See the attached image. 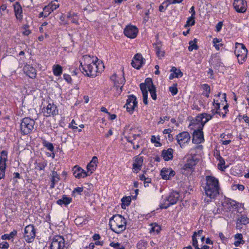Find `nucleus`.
<instances>
[{
  "label": "nucleus",
  "mask_w": 249,
  "mask_h": 249,
  "mask_svg": "<svg viewBox=\"0 0 249 249\" xmlns=\"http://www.w3.org/2000/svg\"><path fill=\"white\" fill-rule=\"evenodd\" d=\"M204 188L205 195L211 199L215 198L219 194L218 181L214 177H206V184Z\"/></svg>",
  "instance_id": "obj_1"
},
{
  "label": "nucleus",
  "mask_w": 249,
  "mask_h": 249,
  "mask_svg": "<svg viewBox=\"0 0 249 249\" xmlns=\"http://www.w3.org/2000/svg\"><path fill=\"white\" fill-rule=\"evenodd\" d=\"M126 224V220L120 214L113 215L109 220L110 229L117 233L124 231L125 229Z\"/></svg>",
  "instance_id": "obj_2"
},
{
  "label": "nucleus",
  "mask_w": 249,
  "mask_h": 249,
  "mask_svg": "<svg viewBox=\"0 0 249 249\" xmlns=\"http://www.w3.org/2000/svg\"><path fill=\"white\" fill-rule=\"evenodd\" d=\"M234 53L237 57L239 63L242 64L247 58L248 50L243 44L237 42L235 43Z\"/></svg>",
  "instance_id": "obj_3"
},
{
  "label": "nucleus",
  "mask_w": 249,
  "mask_h": 249,
  "mask_svg": "<svg viewBox=\"0 0 249 249\" xmlns=\"http://www.w3.org/2000/svg\"><path fill=\"white\" fill-rule=\"evenodd\" d=\"M35 121L30 118L26 117L22 119L20 123V130L22 134L27 135L34 129Z\"/></svg>",
  "instance_id": "obj_4"
},
{
  "label": "nucleus",
  "mask_w": 249,
  "mask_h": 249,
  "mask_svg": "<svg viewBox=\"0 0 249 249\" xmlns=\"http://www.w3.org/2000/svg\"><path fill=\"white\" fill-rule=\"evenodd\" d=\"M98 60V58L96 57L95 62L94 60L92 61V63H93V65L91 64H88L86 66L83 67L82 65V63L80 64V66L81 68L80 67V70L83 71H82V72L84 73V71L86 72L85 74L87 75L88 76H94L95 74L94 73V72H97L98 71V66L97 65L96 62Z\"/></svg>",
  "instance_id": "obj_5"
},
{
  "label": "nucleus",
  "mask_w": 249,
  "mask_h": 249,
  "mask_svg": "<svg viewBox=\"0 0 249 249\" xmlns=\"http://www.w3.org/2000/svg\"><path fill=\"white\" fill-rule=\"evenodd\" d=\"M179 197V195L177 192H173L170 193V195L166 199V201L168 202V203L166 204H161L160 207V209H167L170 206L174 205L177 203L178 201Z\"/></svg>",
  "instance_id": "obj_6"
},
{
  "label": "nucleus",
  "mask_w": 249,
  "mask_h": 249,
  "mask_svg": "<svg viewBox=\"0 0 249 249\" xmlns=\"http://www.w3.org/2000/svg\"><path fill=\"white\" fill-rule=\"evenodd\" d=\"M65 247L64 238L59 235L55 236L51 243V249H63Z\"/></svg>",
  "instance_id": "obj_7"
},
{
  "label": "nucleus",
  "mask_w": 249,
  "mask_h": 249,
  "mask_svg": "<svg viewBox=\"0 0 249 249\" xmlns=\"http://www.w3.org/2000/svg\"><path fill=\"white\" fill-rule=\"evenodd\" d=\"M36 236V231L34 226L32 225L27 226L24 230V237L26 241L29 243L32 242Z\"/></svg>",
  "instance_id": "obj_8"
},
{
  "label": "nucleus",
  "mask_w": 249,
  "mask_h": 249,
  "mask_svg": "<svg viewBox=\"0 0 249 249\" xmlns=\"http://www.w3.org/2000/svg\"><path fill=\"white\" fill-rule=\"evenodd\" d=\"M137 104L136 97L133 95H129L124 107H126L127 111L132 113Z\"/></svg>",
  "instance_id": "obj_9"
},
{
  "label": "nucleus",
  "mask_w": 249,
  "mask_h": 249,
  "mask_svg": "<svg viewBox=\"0 0 249 249\" xmlns=\"http://www.w3.org/2000/svg\"><path fill=\"white\" fill-rule=\"evenodd\" d=\"M124 33L127 37L134 38L137 36L138 29L135 26L128 25L124 29Z\"/></svg>",
  "instance_id": "obj_10"
},
{
  "label": "nucleus",
  "mask_w": 249,
  "mask_h": 249,
  "mask_svg": "<svg viewBox=\"0 0 249 249\" xmlns=\"http://www.w3.org/2000/svg\"><path fill=\"white\" fill-rule=\"evenodd\" d=\"M233 5L237 12L244 13L247 10V2L244 0H234Z\"/></svg>",
  "instance_id": "obj_11"
},
{
  "label": "nucleus",
  "mask_w": 249,
  "mask_h": 249,
  "mask_svg": "<svg viewBox=\"0 0 249 249\" xmlns=\"http://www.w3.org/2000/svg\"><path fill=\"white\" fill-rule=\"evenodd\" d=\"M186 162L184 165L183 169L185 170L192 169L198 162V160L195 156H189L186 157Z\"/></svg>",
  "instance_id": "obj_12"
},
{
  "label": "nucleus",
  "mask_w": 249,
  "mask_h": 249,
  "mask_svg": "<svg viewBox=\"0 0 249 249\" xmlns=\"http://www.w3.org/2000/svg\"><path fill=\"white\" fill-rule=\"evenodd\" d=\"M145 59L142 57L140 53H137L133 58L131 62L133 67L136 69H140L142 64L144 63Z\"/></svg>",
  "instance_id": "obj_13"
},
{
  "label": "nucleus",
  "mask_w": 249,
  "mask_h": 249,
  "mask_svg": "<svg viewBox=\"0 0 249 249\" xmlns=\"http://www.w3.org/2000/svg\"><path fill=\"white\" fill-rule=\"evenodd\" d=\"M204 140L202 126L199 127L197 130L194 131L192 141L196 143H199Z\"/></svg>",
  "instance_id": "obj_14"
},
{
  "label": "nucleus",
  "mask_w": 249,
  "mask_h": 249,
  "mask_svg": "<svg viewBox=\"0 0 249 249\" xmlns=\"http://www.w3.org/2000/svg\"><path fill=\"white\" fill-rule=\"evenodd\" d=\"M190 139V135L187 132L180 133L177 136V140L178 143L182 147V145L187 143Z\"/></svg>",
  "instance_id": "obj_15"
},
{
  "label": "nucleus",
  "mask_w": 249,
  "mask_h": 249,
  "mask_svg": "<svg viewBox=\"0 0 249 249\" xmlns=\"http://www.w3.org/2000/svg\"><path fill=\"white\" fill-rule=\"evenodd\" d=\"M44 115L46 117L51 115L54 116L58 113L57 107L54 104H49L43 112Z\"/></svg>",
  "instance_id": "obj_16"
},
{
  "label": "nucleus",
  "mask_w": 249,
  "mask_h": 249,
  "mask_svg": "<svg viewBox=\"0 0 249 249\" xmlns=\"http://www.w3.org/2000/svg\"><path fill=\"white\" fill-rule=\"evenodd\" d=\"M160 175L163 179H169L171 177L175 175V172L171 168H163L161 170Z\"/></svg>",
  "instance_id": "obj_17"
},
{
  "label": "nucleus",
  "mask_w": 249,
  "mask_h": 249,
  "mask_svg": "<svg viewBox=\"0 0 249 249\" xmlns=\"http://www.w3.org/2000/svg\"><path fill=\"white\" fill-rule=\"evenodd\" d=\"M23 71L26 75L31 78H35L36 76V69L30 65H26L23 68Z\"/></svg>",
  "instance_id": "obj_18"
},
{
  "label": "nucleus",
  "mask_w": 249,
  "mask_h": 249,
  "mask_svg": "<svg viewBox=\"0 0 249 249\" xmlns=\"http://www.w3.org/2000/svg\"><path fill=\"white\" fill-rule=\"evenodd\" d=\"M174 150L169 148L167 150H163L161 152V156L165 161L171 160L173 158Z\"/></svg>",
  "instance_id": "obj_19"
},
{
  "label": "nucleus",
  "mask_w": 249,
  "mask_h": 249,
  "mask_svg": "<svg viewBox=\"0 0 249 249\" xmlns=\"http://www.w3.org/2000/svg\"><path fill=\"white\" fill-rule=\"evenodd\" d=\"M98 163V158L96 156H94L92 160L87 165V169L88 172H90V174H91L96 169L97 167V164Z\"/></svg>",
  "instance_id": "obj_20"
},
{
  "label": "nucleus",
  "mask_w": 249,
  "mask_h": 249,
  "mask_svg": "<svg viewBox=\"0 0 249 249\" xmlns=\"http://www.w3.org/2000/svg\"><path fill=\"white\" fill-rule=\"evenodd\" d=\"M212 118V115L211 114L204 113L200 116H198L196 119V121L197 122H201L202 126L203 127L205 124L211 119Z\"/></svg>",
  "instance_id": "obj_21"
},
{
  "label": "nucleus",
  "mask_w": 249,
  "mask_h": 249,
  "mask_svg": "<svg viewBox=\"0 0 249 249\" xmlns=\"http://www.w3.org/2000/svg\"><path fill=\"white\" fill-rule=\"evenodd\" d=\"M15 16L18 19L21 20L22 18V9L18 2H16L14 5Z\"/></svg>",
  "instance_id": "obj_22"
},
{
  "label": "nucleus",
  "mask_w": 249,
  "mask_h": 249,
  "mask_svg": "<svg viewBox=\"0 0 249 249\" xmlns=\"http://www.w3.org/2000/svg\"><path fill=\"white\" fill-rule=\"evenodd\" d=\"M7 154L8 153L5 150H3L0 152V166L2 167V168L6 167V161L7 160Z\"/></svg>",
  "instance_id": "obj_23"
},
{
  "label": "nucleus",
  "mask_w": 249,
  "mask_h": 249,
  "mask_svg": "<svg viewBox=\"0 0 249 249\" xmlns=\"http://www.w3.org/2000/svg\"><path fill=\"white\" fill-rule=\"evenodd\" d=\"M194 9H195V8L194 6H192L190 9V12L192 13V15L190 17H189L188 18L187 21L186 22V24L185 25V27L189 26V25H190L189 23H190V21H192L191 25H194L195 23V18L196 12H195Z\"/></svg>",
  "instance_id": "obj_24"
},
{
  "label": "nucleus",
  "mask_w": 249,
  "mask_h": 249,
  "mask_svg": "<svg viewBox=\"0 0 249 249\" xmlns=\"http://www.w3.org/2000/svg\"><path fill=\"white\" fill-rule=\"evenodd\" d=\"M72 201L71 197H67L66 195H63L61 199L57 201V204L60 205H67L70 204Z\"/></svg>",
  "instance_id": "obj_25"
},
{
  "label": "nucleus",
  "mask_w": 249,
  "mask_h": 249,
  "mask_svg": "<svg viewBox=\"0 0 249 249\" xmlns=\"http://www.w3.org/2000/svg\"><path fill=\"white\" fill-rule=\"evenodd\" d=\"M234 238L235 239H237L234 243L236 247H238L241 244H244L245 243V241L242 239L243 235L241 233H237L235 235Z\"/></svg>",
  "instance_id": "obj_26"
},
{
  "label": "nucleus",
  "mask_w": 249,
  "mask_h": 249,
  "mask_svg": "<svg viewBox=\"0 0 249 249\" xmlns=\"http://www.w3.org/2000/svg\"><path fill=\"white\" fill-rule=\"evenodd\" d=\"M73 175L76 178H81V172H83V169L76 165L73 168Z\"/></svg>",
  "instance_id": "obj_27"
},
{
  "label": "nucleus",
  "mask_w": 249,
  "mask_h": 249,
  "mask_svg": "<svg viewBox=\"0 0 249 249\" xmlns=\"http://www.w3.org/2000/svg\"><path fill=\"white\" fill-rule=\"evenodd\" d=\"M53 70V74L55 76H60L62 73V67L59 65H54Z\"/></svg>",
  "instance_id": "obj_28"
},
{
  "label": "nucleus",
  "mask_w": 249,
  "mask_h": 249,
  "mask_svg": "<svg viewBox=\"0 0 249 249\" xmlns=\"http://www.w3.org/2000/svg\"><path fill=\"white\" fill-rule=\"evenodd\" d=\"M17 233V231L16 230H14L11 231L10 234H5L1 236V238L3 240H10L13 238Z\"/></svg>",
  "instance_id": "obj_29"
},
{
  "label": "nucleus",
  "mask_w": 249,
  "mask_h": 249,
  "mask_svg": "<svg viewBox=\"0 0 249 249\" xmlns=\"http://www.w3.org/2000/svg\"><path fill=\"white\" fill-rule=\"evenodd\" d=\"M171 72H172L175 75V77H181L183 75V73L179 69H178L175 67H173L171 70Z\"/></svg>",
  "instance_id": "obj_30"
},
{
  "label": "nucleus",
  "mask_w": 249,
  "mask_h": 249,
  "mask_svg": "<svg viewBox=\"0 0 249 249\" xmlns=\"http://www.w3.org/2000/svg\"><path fill=\"white\" fill-rule=\"evenodd\" d=\"M147 246V242L143 240L139 241L137 245L138 249H145Z\"/></svg>",
  "instance_id": "obj_31"
},
{
  "label": "nucleus",
  "mask_w": 249,
  "mask_h": 249,
  "mask_svg": "<svg viewBox=\"0 0 249 249\" xmlns=\"http://www.w3.org/2000/svg\"><path fill=\"white\" fill-rule=\"evenodd\" d=\"M153 46L155 48V51H157V53H159V50H161L162 43L161 41L157 40L155 43L153 44Z\"/></svg>",
  "instance_id": "obj_32"
},
{
  "label": "nucleus",
  "mask_w": 249,
  "mask_h": 249,
  "mask_svg": "<svg viewBox=\"0 0 249 249\" xmlns=\"http://www.w3.org/2000/svg\"><path fill=\"white\" fill-rule=\"evenodd\" d=\"M148 90L150 93L152 98L154 100H156L157 99L156 87L155 86H152V88H149V89H148Z\"/></svg>",
  "instance_id": "obj_33"
},
{
  "label": "nucleus",
  "mask_w": 249,
  "mask_h": 249,
  "mask_svg": "<svg viewBox=\"0 0 249 249\" xmlns=\"http://www.w3.org/2000/svg\"><path fill=\"white\" fill-rule=\"evenodd\" d=\"M43 144L45 147H46L50 151L53 152L54 150V147L53 143L44 141Z\"/></svg>",
  "instance_id": "obj_34"
},
{
  "label": "nucleus",
  "mask_w": 249,
  "mask_h": 249,
  "mask_svg": "<svg viewBox=\"0 0 249 249\" xmlns=\"http://www.w3.org/2000/svg\"><path fill=\"white\" fill-rule=\"evenodd\" d=\"M109 245L116 249H125L124 246L121 245V244L118 242L114 243L112 242L110 243Z\"/></svg>",
  "instance_id": "obj_35"
},
{
  "label": "nucleus",
  "mask_w": 249,
  "mask_h": 249,
  "mask_svg": "<svg viewBox=\"0 0 249 249\" xmlns=\"http://www.w3.org/2000/svg\"><path fill=\"white\" fill-rule=\"evenodd\" d=\"M52 177V180H53L54 179V182H57L60 180L59 175L57 174V173L55 171H53L51 174Z\"/></svg>",
  "instance_id": "obj_36"
},
{
  "label": "nucleus",
  "mask_w": 249,
  "mask_h": 249,
  "mask_svg": "<svg viewBox=\"0 0 249 249\" xmlns=\"http://www.w3.org/2000/svg\"><path fill=\"white\" fill-rule=\"evenodd\" d=\"M196 232H195L193 235L192 236V245L193 246L197 249L199 248L197 243V241L196 238Z\"/></svg>",
  "instance_id": "obj_37"
},
{
  "label": "nucleus",
  "mask_w": 249,
  "mask_h": 249,
  "mask_svg": "<svg viewBox=\"0 0 249 249\" xmlns=\"http://www.w3.org/2000/svg\"><path fill=\"white\" fill-rule=\"evenodd\" d=\"M189 46L188 47V50L189 51H192L193 50H197L198 46L196 44L193 43V41H190L189 42Z\"/></svg>",
  "instance_id": "obj_38"
},
{
  "label": "nucleus",
  "mask_w": 249,
  "mask_h": 249,
  "mask_svg": "<svg viewBox=\"0 0 249 249\" xmlns=\"http://www.w3.org/2000/svg\"><path fill=\"white\" fill-rule=\"evenodd\" d=\"M202 88L206 91V96L208 98L209 97V94L211 92V89L210 86L208 84H204L202 86Z\"/></svg>",
  "instance_id": "obj_39"
},
{
  "label": "nucleus",
  "mask_w": 249,
  "mask_h": 249,
  "mask_svg": "<svg viewBox=\"0 0 249 249\" xmlns=\"http://www.w3.org/2000/svg\"><path fill=\"white\" fill-rule=\"evenodd\" d=\"M44 13L45 14V17L48 16L52 11H51V8H50V6H46L44 9H43Z\"/></svg>",
  "instance_id": "obj_40"
},
{
  "label": "nucleus",
  "mask_w": 249,
  "mask_h": 249,
  "mask_svg": "<svg viewBox=\"0 0 249 249\" xmlns=\"http://www.w3.org/2000/svg\"><path fill=\"white\" fill-rule=\"evenodd\" d=\"M140 89L142 90V94L148 93V91L147 90V86L144 83H141L140 85Z\"/></svg>",
  "instance_id": "obj_41"
},
{
  "label": "nucleus",
  "mask_w": 249,
  "mask_h": 249,
  "mask_svg": "<svg viewBox=\"0 0 249 249\" xmlns=\"http://www.w3.org/2000/svg\"><path fill=\"white\" fill-rule=\"evenodd\" d=\"M47 165V162L46 161H43L42 162H40L37 164V167L38 169L39 170H42L44 169V168Z\"/></svg>",
  "instance_id": "obj_42"
},
{
  "label": "nucleus",
  "mask_w": 249,
  "mask_h": 249,
  "mask_svg": "<svg viewBox=\"0 0 249 249\" xmlns=\"http://www.w3.org/2000/svg\"><path fill=\"white\" fill-rule=\"evenodd\" d=\"M145 84L146 85L148 89H149V88H152V86H154L153 84L152 81L150 78L146 79Z\"/></svg>",
  "instance_id": "obj_43"
},
{
  "label": "nucleus",
  "mask_w": 249,
  "mask_h": 249,
  "mask_svg": "<svg viewBox=\"0 0 249 249\" xmlns=\"http://www.w3.org/2000/svg\"><path fill=\"white\" fill-rule=\"evenodd\" d=\"M122 202L125 203L126 205H129L131 202V198L130 197H124L121 200Z\"/></svg>",
  "instance_id": "obj_44"
},
{
  "label": "nucleus",
  "mask_w": 249,
  "mask_h": 249,
  "mask_svg": "<svg viewBox=\"0 0 249 249\" xmlns=\"http://www.w3.org/2000/svg\"><path fill=\"white\" fill-rule=\"evenodd\" d=\"M84 221V219L82 217H78L75 219L74 222L76 225H81Z\"/></svg>",
  "instance_id": "obj_45"
},
{
  "label": "nucleus",
  "mask_w": 249,
  "mask_h": 249,
  "mask_svg": "<svg viewBox=\"0 0 249 249\" xmlns=\"http://www.w3.org/2000/svg\"><path fill=\"white\" fill-rule=\"evenodd\" d=\"M169 90L173 95L177 94L178 91V89L176 87H170L169 88Z\"/></svg>",
  "instance_id": "obj_46"
},
{
  "label": "nucleus",
  "mask_w": 249,
  "mask_h": 249,
  "mask_svg": "<svg viewBox=\"0 0 249 249\" xmlns=\"http://www.w3.org/2000/svg\"><path fill=\"white\" fill-rule=\"evenodd\" d=\"M9 244L7 242H2L0 244V249H8Z\"/></svg>",
  "instance_id": "obj_47"
},
{
  "label": "nucleus",
  "mask_w": 249,
  "mask_h": 249,
  "mask_svg": "<svg viewBox=\"0 0 249 249\" xmlns=\"http://www.w3.org/2000/svg\"><path fill=\"white\" fill-rule=\"evenodd\" d=\"M137 163V165H138V170H140V167L142 164V163L143 162V160L142 158L137 159L136 160Z\"/></svg>",
  "instance_id": "obj_48"
},
{
  "label": "nucleus",
  "mask_w": 249,
  "mask_h": 249,
  "mask_svg": "<svg viewBox=\"0 0 249 249\" xmlns=\"http://www.w3.org/2000/svg\"><path fill=\"white\" fill-rule=\"evenodd\" d=\"M59 4H56L54 3H53V2L49 4V6L51 8V11L52 12L56 9L59 7Z\"/></svg>",
  "instance_id": "obj_49"
},
{
  "label": "nucleus",
  "mask_w": 249,
  "mask_h": 249,
  "mask_svg": "<svg viewBox=\"0 0 249 249\" xmlns=\"http://www.w3.org/2000/svg\"><path fill=\"white\" fill-rule=\"evenodd\" d=\"M240 222L241 223L245 225L249 223V218L246 216H242L240 220Z\"/></svg>",
  "instance_id": "obj_50"
},
{
  "label": "nucleus",
  "mask_w": 249,
  "mask_h": 249,
  "mask_svg": "<svg viewBox=\"0 0 249 249\" xmlns=\"http://www.w3.org/2000/svg\"><path fill=\"white\" fill-rule=\"evenodd\" d=\"M155 51L156 55L159 58H161L162 57H163L164 56L165 52L164 51H162V50H159V53H157V51Z\"/></svg>",
  "instance_id": "obj_51"
},
{
  "label": "nucleus",
  "mask_w": 249,
  "mask_h": 249,
  "mask_svg": "<svg viewBox=\"0 0 249 249\" xmlns=\"http://www.w3.org/2000/svg\"><path fill=\"white\" fill-rule=\"evenodd\" d=\"M64 79L68 83H70L71 82V78L69 74H64L63 75Z\"/></svg>",
  "instance_id": "obj_52"
},
{
  "label": "nucleus",
  "mask_w": 249,
  "mask_h": 249,
  "mask_svg": "<svg viewBox=\"0 0 249 249\" xmlns=\"http://www.w3.org/2000/svg\"><path fill=\"white\" fill-rule=\"evenodd\" d=\"M2 168V167L0 166V179L3 178L5 175V168Z\"/></svg>",
  "instance_id": "obj_53"
},
{
  "label": "nucleus",
  "mask_w": 249,
  "mask_h": 249,
  "mask_svg": "<svg viewBox=\"0 0 249 249\" xmlns=\"http://www.w3.org/2000/svg\"><path fill=\"white\" fill-rule=\"evenodd\" d=\"M142 96H143V103L145 105H147L148 104V101H147L148 93H146L145 92V94H142Z\"/></svg>",
  "instance_id": "obj_54"
},
{
  "label": "nucleus",
  "mask_w": 249,
  "mask_h": 249,
  "mask_svg": "<svg viewBox=\"0 0 249 249\" xmlns=\"http://www.w3.org/2000/svg\"><path fill=\"white\" fill-rule=\"evenodd\" d=\"M83 191V187H77L74 189L73 191V193H77L78 194H80Z\"/></svg>",
  "instance_id": "obj_55"
},
{
  "label": "nucleus",
  "mask_w": 249,
  "mask_h": 249,
  "mask_svg": "<svg viewBox=\"0 0 249 249\" xmlns=\"http://www.w3.org/2000/svg\"><path fill=\"white\" fill-rule=\"evenodd\" d=\"M222 22H219L217 25H216V31L217 32H219L222 28Z\"/></svg>",
  "instance_id": "obj_56"
},
{
  "label": "nucleus",
  "mask_w": 249,
  "mask_h": 249,
  "mask_svg": "<svg viewBox=\"0 0 249 249\" xmlns=\"http://www.w3.org/2000/svg\"><path fill=\"white\" fill-rule=\"evenodd\" d=\"M170 117L169 116H164L163 118H162L161 117H160V120L158 122V124H163V122L165 120H169Z\"/></svg>",
  "instance_id": "obj_57"
},
{
  "label": "nucleus",
  "mask_w": 249,
  "mask_h": 249,
  "mask_svg": "<svg viewBox=\"0 0 249 249\" xmlns=\"http://www.w3.org/2000/svg\"><path fill=\"white\" fill-rule=\"evenodd\" d=\"M160 230V228L159 226H156L154 227H152L151 231H156L158 233Z\"/></svg>",
  "instance_id": "obj_58"
},
{
  "label": "nucleus",
  "mask_w": 249,
  "mask_h": 249,
  "mask_svg": "<svg viewBox=\"0 0 249 249\" xmlns=\"http://www.w3.org/2000/svg\"><path fill=\"white\" fill-rule=\"evenodd\" d=\"M89 172H86L83 169V172H81V178H85L87 177L88 176H90L91 174H89Z\"/></svg>",
  "instance_id": "obj_59"
},
{
  "label": "nucleus",
  "mask_w": 249,
  "mask_h": 249,
  "mask_svg": "<svg viewBox=\"0 0 249 249\" xmlns=\"http://www.w3.org/2000/svg\"><path fill=\"white\" fill-rule=\"evenodd\" d=\"M213 105L214 107V108L216 109V110H219V109L220 108V104L219 103H215V100H214V101H213Z\"/></svg>",
  "instance_id": "obj_60"
},
{
  "label": "nucleus",
  "mask_w": 249,
  "mask_h": 249,
  "mask_svg": "<svg viewBox=\"0 0 249 249\" xmlns=\"http://www.w3.org/2000/svg\"><path fill=\"white\" fill-rule=\"evenodd\" d=\"M151 141L152 142L155 143L156 142L157 143L159 144V146H160L161 144L158 142H156V137L155 136H152L151 139Z\"/></svg>",
  "instance_id": "obj_61"
},
{
  "label": "nucleus",
  "mask_w": 249,
  "mask_h": 249,
  "mask_svg": "<svg viewBox=\"0 0 249 249\" xmlns=\"http://www.w3.org/2000/svg\"><path fill=\"white\" fill-rule=\"evenodd\" d=\"M31 33V31L27 29L26 27H25V31L23 32V34L25 36H28Z\"/></svg>",
  "instance_id": "obj_62"
},
{
  "label": "nucleus",
  "mask_w": 249,
  "mask_h": 249,
  "mask_svg": "<svg viewBox=\"0 0 249 249\" xmlns=\"http://www.w3.org/2000/svg\"><path fill=\"white\" fill-rule=\"evenodd\" d=\"M101 238L99 234H95L93 236V239L95 241H97V240H98L99 239H100Z\"/></svg>",
  "instance_id": "obj_63"
},
{
  "label": "nucleus",
  "mask_w": 249,
  "mask_h": 249,
  "mask_svg": "<svg viewBox=\"0 0 249 249\" xmlns=\"http://www.w3.org/2000/svg\"><path fill=\"white\" fill-rule=\"evenodd\" d=\"M168 0L170 1V3L175 4V3H180L183 0Z\"/></svg>",
  "instance_id": "obj_64"
}]
</instances>
